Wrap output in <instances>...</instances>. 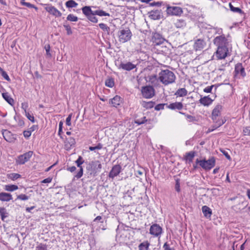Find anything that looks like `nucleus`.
I'll return each mask as SVG.
<instances>
[{
    "label": "nucleus",
    "instance_id": "nucleus-7",
    "mask_svg": "<svg viewBox=\"0 0 250 250\" xmlns=\"http://www.w3.org/2000/svg\"><path fill=\"white\" fill-rule=\"evenodd\" d=\"M231 49V46L217 48L215 52V56L218 60L224 59L227 56L230 55Z\"/></svg>",
    "mask_w": 250,
    "mask_h": 250
},
{
    "label": "nucleus",
    "instance_id": "nucleus-29",
    "mask_svg": "<svg viewBox=\"0 0 250 250\" xmlns=\"http://www.w3.org/2000/svg\"><path fill=\"white\" fill-rule=\"evenodd\" d=\"M229 7L230 8V10L234 12V13H239L241 15L245 16L246 14L245 12L242 11L240 8L239 7H235L233 6V5L231 3H229Z\"/></svg>",
    "mask_w": 250,
    "mask_h": 250
},
{
    "label": "nucleus",
    "instance_id": "nucleus-51",
    "mask_svg": "<svg viewBox=\"0 0 250 250\" xmlns=\"http://www.w3.org/2000/svg\"><path fill=\"white\" fill-rule=\"evenodd\" d=\"M103 148V145L101 143H99L95 146H89V149L91 151H94L96 149H101Z\"/></svg>",
    "mask_w": 250,
    "mask_h": 250
},
{
    "label": "nucleus",
    "instance_id": "nucleus-1",
    "mask_svg": "<svg viewBox=\"0 0 250 250\" xmlns=\"http://www.w3.org/2000/svg\"><path fill=\"white\" fill-rule=\"evenodd\" d=\"M175 79L174 73L168 69L162 70L159 74V80L165 85L174 83Z\"/></svg>",
    "mask_w": 250,
    "mask_h": 250
},
{
    "label": "nucleus",
    "instance_id": "nucleus-49",
    "mask_svg": "<svg viewBox=\"0 0 250 250\" xmlns=\"http://www.w3.org/2000/svg\"><path fill=\"white\" fill-rule=\"evenodd\" d=\"M29 196H28L25 194H21L18 195L17 198V199L23 200V201L27 200L29 199Z\"/></svg>",
    "mask_w": 250,
    "mask_h": 250
},
{
    "label": "nucleus",
    "instance_id": "nucleus-37",
    "mask_svg": "<svg viewBox=\"0 0 250 250\" xmlns=\"http://www.w3.org/2000/svg\"><path fill=\"white\" fill-rule=\"evenodd\" d=\"M175 26L179 28L185 27L186 25V23L185 20L183 19L178 20L174 23Z\"/></svg>",
    "mask_w": 250,
    "mask_h": 250
},
{
    "label": "nucleus",
    "instance_id": "nucleus-19",
    "mask_svg": "<svg viewBox=\"0 0 250 250\" xmlns=\"http://www.w3.org/2000/svg\"><path fill=\"white\" fill-rule=\"evenodd\" d=\"M222 108V105L217 104L213 109L211 114V119L213 121L216 120L218 117L220 115Z\"/></svg>",
    "mask_w": 250,
    "mask_h": 250
},
{
    "label": "nucleus",
    "instance_id": "nucleus-20",
    "mask_svg": "<svg viewBox=\"0 0 250 250\" xmlns=\"http://www.w3.org/2000/svg\"><path fill=\"white\" fill-rule=\"evenodd\" d=\"M215 97L216 96H214V99H212L209 96H205L201 98L199 100V102L204 106H208L212 104Z\"/></svg>",
    "mask_w": 250,
    "mask_h": 250
},
{
    "label": "nucleus",
    "instance_id": "nucleus-64",
    "mask_svg": "<svg viewBox=\"0 0 250 250\" xmlns=\"http://www.w3.org/2000/svg\"><path fill=\"white\" fill-rule=\"evenodd\" d=\"M28 106L27 103H22L21 104V108L24 111V112H27L26 109Z\"/></svg>",
    "mask_w": 250,
    "mask_h": 250
},
{
    "label": "nucleus",
    "instance_id": "nucleus-26",
    "mask_svg": "<svg viewBox=\"0 0 250 250\" xmlns=\"http://www.w3.org/2000/svg\"><path fill=\"white\" fill-rule=\"evenodd\" d=\"M12 199V196L10 193L6 192L0 193V200L3 202H8Z\"/></svg>",
    "mask_w": 250,
    "mask_h": 250
},
{
    "label": "nucleus",
    "instance_id": "nucleus-25",
    "mask_svg": "<svg viewBox=\"0 0 250 250\" xmlns=\"http://www.w3.org/2000/svg\"><path fill=\"white\" fill-rule=\"evenodd\" d=\"M196 152L194 151H191L186 153L184 160H185L187 163L190 164L193 161V159L195 157Z\"/></svg>",
    "mask_w": 250,
    "mask_h": 250
},
{
    "label": "nucleus",
    "instance_id": "nucleus-54",
    "mask_svg": "<svg viewBox=\"0 0 250 250\" xmlns=\"http://www.w3.org/2000/svg\"><path fill=\"white\" fill-rule=\"evenodd\" d=\"M44 49H45V50L46 51V55L48 57H51V54L50 53V44H48V43L45 44V46H44Z\"/></svg>",
    "mask_w": 250,
    "mask_h": 250
},
{
    "label": "nucleus",
    "instance_id": "nucleus-13",
    "mask_svg": "<svg viewBox=\"0 0 250 250\" xmlns=\"http://www.w3.org/2000/svg\"><path fill=\"white\" fill-rule=\"evenodd\" d=\"M162 228L158 224H154L151 226L149 233L155 236L158 237L162 233Z\"/></svg>",
    "mask_w": 250,
    "mask_h": 250
},
{
    "label": "nucleus",
    "instance_id": "nucleus-2",
    "mask_svg": "<svg viewBox=\"0 0 250 250\" xmlns=\"http://www.w3.org/2000/svg\"><path fill=\"white\" fill-rule=\"evenodd\" d=\"M102 167V165L99 161H92L87 164L86 170L90 176L94 177L98 175Z\"/></svg>",
    "mask_w": 250,
    "mask_h": 250
},
{
    "label": "nucleus",
    "instance_id": "nucleus-35",
    "mask_svg": "<svg viewBox=\"0 0 250 250\" xmlns=\"http://www.w3.org/2000/svg\"><path fill=\"white\" fill-rule=\"evenodd\" d=\"M149 243L146 241L139 244L138 248L139 250H148Z\"/></svg>",
    "mask_w": 250,
    "mask_h": 250
},
{
    "label": "nucleus",
    "instance_id": "nucleus-58",
    "mask_svg": "<svg viewBox=\"0 0 250 250\" xmlns=\"http://www.w3.org/2000/svg\"><path fill=\"white\" fill-rule=\"evenodd\" d=\"M243 132L245 135L250 136V127H245L243 129Z\"/></svg>",
    "mask_w": 250,
    "mask_h": 250
},
{
    "label": "nucleus",
    "instance_id": "nucleus-39",
    "mask_svg": "<svg viewBox=\"0 0 250 250\" xmlns=\"http://www.w3.org/2000/svg\"><path fill=\"white\" fill-rule=\"evenodd\" d=\"M105 84L106 86L112 88L114 86V80L112 78H109L106 80Z\"/></svg>",
    "mask_w": 250,
    "mask_h": 250
},
{
    "label": "nucleus",
    "instance_id": "nucleus-57",
    "mask_svg": "<svg viewBox=\"0 0 250 250\" xmlns=\"http://www.w3.org/2000/svg\"><path fill=\"white\" fill-rule=\"evenodd\" d=\"M72 113L70 114L66 119V124L68 126H70L71 125V120L72 117Z\"/></svg>",
    "mask_w": 250,
    "mask_h": 250
},
{
    "label": "nucleus",
    "instance_id": "nucleus-9",
    "mask_svg": "<svg viewBox=\"0 0 250 250\" xmlns=\"http://www.w3.org/2000/svg\"><path fill=\"white\" fill-rule=\"evenodd\" d=\"M167 13L170 16H181L183 13V9L180 7L170 6L167 5L166 10Z\"/></svg>",
    "mask_w": 250,
    "mask_h": 250
},
{
    "label": "nucleus",
    "instance_id": "nucleus-55",
    "mask_svg": "<svg viewBox=\"0 0 250 250\" xmlns=\"http://www.w3.org/2000/svg\"><path fill=\"white\" fill-rule=\"evenodd\" d=\"M220 150L225 156V157H226V158L228 160H231V157H230V155L229 154V153H228V152H227L225 150H224L223 149H221V148L220 149Z\"/></svg>",
    "mask_w": 250,
    "mask_h": 250
},
{
    "label": "nucleus",
    "instance_id": "nucleus-14",
    "mask_svg": "<svg viewBox=\"0 0 250 250\" xmlns=\"http://www.w3.org/2000/svg\"><path fill=\"white\" fill-rule=\"evenodd\" d=\"M84 163V160L81 156H79L78 159L75 161L77 167L79 168V170L75 176L77 179L81 178L83 175V168L82 165Z\"/></svg>",
    "mask_w": 250,
    "mask_h": 250
},
{
    "label": "nucleus",
    "instance_id": "nucleus-28",
    "mask_svg": "<svg viewBox=\"0 0 250 250\" xmlns=\"http://www.w3.org/2000/svg\"><path fill=\"white\" fill-rule=\"evenodd\" d=\"M159 80V77H157V76L155 74H153L150 76H148L147 77L146 81L149 82L152 84H156L158 83V81Z\"/></svg>",
    "mask_w": 250,
    "mask_h": 250
},
{
    "label": "nucleus",
    "instance_id": "nucleus-56",
    "mask_svg": "<svg viewBox=\"0 0 250 250\" xmlns=\"http://www.w3.org/2000/svg\"><path fill=\"white\" fill-rule=\"evenodd\" d=\"M163 249L164 250H175L174 248H170L169 245L167 242L164 244Z\"/></svg>",
    "mask_w": 250,
    "mask_h": 250
},
{
    "label": "nucleus",
    "instance_id": "nucleus-53",
    "mask_svg": "<svg viewBox=\"0 0 250 250\" xmlns=\"http://www.w3.org/2000/svg\"><path fill=\"white\" fill-rule=\"evenodd\" d=\"M25 115L27 118V119L30 120L32 123L35 122V118L33 115L30 114L29 112H25Z\"/></svg>",
    "mask_w": 250,
    "mask_h": 250
},
{
    "label": "nucleus",
    "instance_id": "nucleus-63",
    "mask_svg": "<svg viewBox=\"0 0 250 250\" xmlns=\"http://www.w3.org/2000/svg\"><path fill=\"white\" fill-rule=\"evenodd\" d=\"M162 4V1L153 2L151 3H149V5L151 6H161Z\"/></svg>",
    "mask_w": 250,
    "mask_h": 250
},
{
    "label": "nucleus",
    "instance_id": "nucleus-8",
    "mask_svg": "<svg viewBox=\"0 0 250 250\" xmlns=\"http://www.w3.org/2000/svg\"><path fill=\"white\" fill-rule=\"evenodd\" d=\"M141 92L143 96L147 99L151 98L155 95V89L150 85L142 87Z\"/></svg>",
    "mask_w": 250,
    "mask_h": 250
},
{
    "label": "nucleus",
    "instance_id": "nucleus-22",
    "mask_svg": "<svg viewBox=\"0 0 250 250\" xmlns=\"http://www.w3.org/2000/svg\"><path fill=\"white\" fill-rule=\"evenodd\" d=\"M234 71L236 74H240L243 77L246 75L245 71V68L241 63H237L235 64Z\"/></svg>",
    "mask_w": 250,
    "mask_h": 250
},
{
    "label": "nucleus",
    "instance_id": "nucleus-43",
    "mask_svg": "<svg viewBox=\"0 0 250 250\" xmlns=\"http://www.w3.org/2000/svg\"><path fill=\"white\" fill-rule=\"evenodd\" d=\"M213 121L214 123H215V124L217 125V126L220 127L225 123L226 120L225 119H218L217 118L216 120Z\"/></svg>",
    "mask_w": 250,
    "mask_h": 250
},
{
    "label": "nucleus",
    "instance_id": "nucleus-17",
    "mask_svg": "<svg viewBox=\"0 0 250 250\" xmlns=\"http://www.w3.org/2000/svg\"><path fill=\"white\" fill-rule=\"evenodd\" d=\"M148 14L149 17L153 20H160L162 16L161 10H152Z\"/></svg>",
    "mask_w": 250,
    "mask_h": 250
},
{
    "label": "nucleus",
    "instance_id": "nucleus-32",
    "mask_svg": "<svg viewBox=\"0 0 250 250\" xmlns=\"http://www.w3.org/2000/svg\"><path fill=\"white\" fill-rule=\"evenodd\" d=\"M94 12H95V14L96 15L99 16L100 17H103V16L109 17L110 16L109 13H107L105 11H104L102 9H100L99 8H98V9L94 10Z\"/></svg>",
    "mask_w": 250,
    "mask_h": 250
},
{
    "label": "nucleus",
    "instance_id": "nucleus-18",
    "mask_svg": "<svg viewBox=\"0 0 250 250\" xmlns=\"http://www.w3.org/2000/svg\"><path fill=\"white\" fill-rule=\"evenodd\" d=\"M46 10L49 12L50 14L55 16L56 17H61L62 16V13L54 6H49L45 8Z\"/></svg>",
    "mask_w": 250,
    "mask_h": 250
},
{
    "label": "nucleus",
    "instance_id": "nucleus-5",
    "mask_svg": "<svg viewBox=\"0 0 250 250\" xmlns=\"http://www.w3.org/2000/svg\"><path fill=\"white\" fill-rule=\"evenodd\" d=\"M213 42L217 48L231 46V44L229 42L228 39L226 38L224 34L216 37Z\"/></svg>",
    "mask_w": 250,
    "mask_h": 250
},
{
    "label": "nucleus",
    "instance_id": "nucleus-50",
    "mask_svg": "<svg viewBox=\"0 0 250 250\" xmlns=\"http://www.w3.org/2000/svg\"><path fill=\"white\" fill-rule=\"evenodd\" d=\"M167 104H158L157 105H156L155 106L154 109H155V110L159 111L160 110L164 109V106L165 105L167 106Z\"/></svg>",
    "mask_w": 250,
    "mask_h": 250
},
{
    "label": "nucleus",
    "instance_id": "nucleus-3",
    "mask_svg": "<svg viewBox=\"0 0 250 250\" xmlns=\"http://www.w3.org/2000/svg\"><path fill=\"white\" fill-rule=\"evenodd\" d=\"M117 35L119 42L125 43L131 39L132 34L129 27H125L120 28Z\"/></svg>",
    "mask_w": 250,
    "mask_h": 250
},
{
    "label": "nucleus",
    "instance_id": "nucleus-16",
    "mask_svg": "<svg viewBox=\"0 0 250 250\" xmlns=\"http://www.w3.org/2000/svg\"><path fill=\"white\" fill-rule=\"evenodd\" d=\"M206 46V42L204 39H198L195 40L193 48L196 51H201Z\"/></svg>",
    "mask_w": 250,
    "mask_h": 250
},
{
    "label": "nucleus",
    "instance_id": "nucleus-48",
    "mask_svg": "<svg viewBox=\"0 0 250 250\" xmlns=\"http://www.w3.org/2000/svg\"><path fill=\"white\" fill-rule=\"evenodd\" d=\"M22 5L26 6L29 8H34L36 11H37L38 10V8L37 6H36L35 5L32 4L29 2H23V3H22Z\"/></svg>",
    "mask_w": 250,
    "mask_h": 250
},
{
    "label": "nucleus",
    "instance_id": "nucleus-23",
    "mask_svg": "<svg viewBox=\"0 0 250 250\" xmlns=\"http://www.w3.org/2000/svg\"><path fill=\"white\" fill-rule=\"evenodd\" d=\"M2 136L4 138V139L7 142H11L13 141V140L14 139V137H13V135L12 134V133L10 131L7 130L6 129L2 130Z\"/></svg>",
    "mask_w": 250,
    "mask_h": 250
},
{
    "label": "nucleus",
    "instance_id": "nucleus-12",
    "mask_svg": "<svg viewBox=\"0 0 250 250\" xmlns=\"http://www.w3.org/2000/svg\"><path fill=\"white\" fill-rule=\"evenodd\" d=\"M166 39L163 36L158 32H153L151 38V41L156 45H160L162 44Z\"/></svg>",
    "mask_w": 250,
    "mask_h": 250
},
{
    "label": "nucleus",
    "instance_id": "nucleus-11",
    "mask_svg": "<svg viewBox=\"0 0 250 250\" xmlns=\"http://www.w3.org/2000/svg\"><path fill=\"white\" fill-rule=\"evenodd\" d=\"M116 65L118 67V69H121L128 71H131L136 67V65L135 64H133L130 62H121L118 64L116 63Z\"/></svg>",
    "mask_w": 250,
    "mask_h": 250
},
{
    "label": "nucleus",
    "instance_id": "nucleus-6",
    "mask_svg": "<svg viewBox=\"0 0 250 250\" xmlns=\"http://www.w3.org/2000/svg\"><path fill=\"white\" fill-rule=\"evenodd\" d=\"M82 10L83 13L86 16L87 19L93 23H97L98 18L96 17V14L94 10H92L91 7L85 6L82 7Z\"/></svg>",
    "mask_w": 250,
    "mask_h": 250
},
{
    "label": "nucleus",
    "instance_id": "nucleus-33",
    "mask_svg": "<svg viewBox=\"0 0 250 250\" xmlns=\"http://www.w3.org/2000/svg\"><path fill=\"white\" fill-rule=\"evenodd\" d=\"M65 4L66 7L68 8L76 7L78 5V4L74 0H67L66 1Z\"/></svg>",
    "mask_w": 250,
    "mask_h": 250
},
{
    "label": "nucleus",
    "instance_id": "nucleus-44",
    "mask_svg": "<svg viewBox=\"0 0 250 250\" xmlns=\"http://www.w3.org/2000/svg\"><path fill=\"white\" fill-rule=\"evenodd\" d=\"M179 112L181 114L184 115L186 117L187 119H188L190 122H193L196 121V118L194 116L187 114L185 113L182 112L181 111H179Z\"/></svg>",
    "mask_w": 250,
    "mask_h": 250
},
{
    "label": "nucleus",
    "instance_id": "nucleus-52",
    "mask_svg": "<svg viewBox=\"0 0 250 250\" xmlns=\"http://www.w3.org/2000/svg\"><path fill=\"white\" fill-rule=\"evenodd\" d=\"M63 27L65 28V30H66L67 34L68 35H70L72 34V31L71 30V27L69 24L64 23L63 24Z\"/></svg>",
    "mask_w": 250,
    "mask_h": 250
},
{
    "label": "nucleus",
    "instance_id": "nucleus-47",
    "mask_svg": "<svg viewBox=\"0 0 250 250\" xmlns=\"http://www.w3.org/2000/svg\"><path fill=\"white\" fill-rule=\"evenodd\" d=\"M147 121L146 117H144L143 118L140 119H137L135 120V123L139 125L144 124Z\"/></svg>",
    "mask_w": 250,
    "mask_h": 250
},
{
    "label": "nucleus",
    "instance_id": "nucleus-59",
    "mask_svg": "<svg viewBox=\"0 0 250 250\" xmlns=\"http://www.w3.org/2000/svg\"><path fill=\"white\" fill-rule=\"evenodd\" d=\"M31 133H32L31 132V131H29V130H25L23 132L24 137L27 139L30 137V136L31 135Z\"/></svg>",
    "mask_w": 250,
    "mask_h": 250
},
{
    "label": "nucleus",
    "instance_id": "nucleus-31",
    "mask_svg": "<svg viewBox=\"0 0 250 250\" xmlns=\"http://www.w3.org/2000/svg\"><path fill=\"white\" fill-rule=\"evenodd\" d=\"M9 215L6 209L4 207H0V216L2 221H4L5 219Z\"/></svg>",
    "mask_w": 250,
    "mask_h": 250
},
{
    "label": "nucleus",
    "instance_id": "nucleus-24",
    "mask_svg": "<svg viewBox=\"0 0 250 250\" xmlns=\"http://www.w3.org/2000/svg\"><path fill=\"white\" fill-rule=\"evenodd\" d=\"M122 102V98L118 95H116L109 101V104H111L113 107H117L120 105Z\"/></svg>",
    "mask_w": 250,
    "mask_h": 250
},
{
    "label": "nucleus",
    "instance_id": "nucleus-46",
    "mask_svg": "<svg viewBox=\"0 0 250 250\" xmlns=\"http://www.w3.org/2000/svg\"><path fill=\"white\" fill-rule=\"evenodd\" d=\"M67 20L71 21H77L78 20V18L77 17L73 15V14H69L67 18Z\"/></svg>",
    "mask_w": 250,
    "mask_h": 250
},
{
    "label": "nucleus",
    "instance_id": "nucleus-60",
    "mask_svg": "<svg viewBox=\"0 0 250 250\" xmlns=\"http://www.w3.org/2000/svg\"><path fill=\"white\" fill-rule=\"evenodd\" d=\"M214 86V85L208 86L204 89V92L206 93H211L213 87Z\"/></svg>",
    "mask_w": 250,
    "mask_h": 250
},
{
    "label": "nucleus",
    "instance_id": "nucleus-40",
    "mask_svg": "<svg viewBox=\"0 0 250 250\" xmlns=\"http://www.w3.org/2000/svg\"><path fill=\"white\" fill-rule=\"evenodd\" d=\"M99 27L104 32H106L108 35H109L110 27L106 24L101 23L99 24Z\"/></svg>",
    "mask_w": 250,
    "mask_h": 250
},
{
    "label": "nucleus",
    "instance_id": "nucleus-42",
    "mask_svg": "<svg viewBox=\"0 0 250 250\" xmlns=\"http://www.w3.org/2000/svg\"><path fill=\"white\" fill-rule=\"evenodd\" d=\"M0 73L1 75V76L3 77L4 79H5L6 81L10 82V79L9 77L8 76V74H7L6 72L3 70V69L0 67Z\"/></svg>",
    "mask_w": 250,
    "mask_h": 250
},
{
    "label": "nucleus",
    "instance_id": "nucleus-34",
    "mask_svg": "<svg viewBox=\"0 0 250 250\" xmlns=\"http://www.w3.org/2000/svg\"><path fill=\"white\" fill-rule=\"evenodd\" d=\"M188 91L185 88L178 89L175 93V95L183 97L187 95Z\"/></svg>",
    "mask_w": 250,
    "mask_h": 250
},
{
    "label": "nucleus",
    "instance_id": "nucleus-10",
    "mask_svg": "<svg viewBox=\"0 0 250 250\" xmlns=\"http://www.w3.org/2000/svg\"><path fill=\"white\" fill-rule=\"evenodd\" d=\"M33 155V151H29L18 156L16 160V163L19 165H23L28 161Z\"/></svg>",
    "mask_w": 250,
    "mask_h": 250
},
{
    "label": "nucleus",
    "instance_id": "nucleus-27",
    "mask_svg": "<svg viewBox=\"0 0 250 250\" xmlns=\"http://www.w3.org/2000/svg\"><path fill=\"white\" fill-rule=\"evenodd\" d=\"M202 212L204 216L207 218H210L212 214L211 209L207 206H204L202 207Z\"/></svg>",
    "mask_w": 250,
    "mask_h": 250
},
{
    "label": "nucleus",
    "instance_id": "nucleus-21",
    "mask_svg": "<svg viewBox=\"0 0 250 250\" xmlns=\"http://www.w3.org/2000/svg\"><path fill=\"white\" fill-rule=\"evenodd\" d=\"M184 105L181 102H175L167 105V108L171 110H181L183 108Z\"/></svg>",
    "mask_w": 250,
    "mask_h": 250
},
{
    "label": "nucleus",
    "instance_id": "nucleus-61",
    "mask_svg": "<svg viewBox=\"0 0 250 250\" xmlns=\"http://www.w3.org/2000/svg\"><path fill=\"white\" fill-rule=\"evenodd\" d=\"M175 188L176 191H177L178 192H179L180 191V182H179V180H178V179H177L176 181Z\"/></svg>",
    "mask_w": 250,
    "mask_h": 250
},
{
    "label": "nucleus",
    "instance_id": "nucleus-36",
    "mask_svg": "<svg viewBox=\"0 0 250 250\" xmlns=\"http://www.w3.org/2000/svg\"><path fill=\"white\" fill-rule=\"evenodd\" d=\"M155 103L154 102L150 101V102H145L144 101L142 104V106L146 108V109H150L154 107Z\"/></svg>",
    "mask_w": 250,
    "mask_h": 250
},
{
    "label": "nucleus",
    "instance_id": "nucleus-38",
    "mask_svg": "<svg viewBox=\"0 0 250 250\" xmlns=\"http://www.w3.org/2000/svg\"><path fill=\"white\" fill-rule=\"evenodd\" d=\"M18 189V186L15 185H5L4 189L8 191H13Z\"/></svg>",
    "mask_w": 250,
    "mask_h": 250
},
{
    "label": "nucleus",
    "instance_id": "nucleus-45",
    "mask_svg": "<svg viewBox=\"0 0 250 250\" xmlns=\"http://www.w3.org/2000/svg\"><path fill=\"white\" fill-rule=\"evenodd\" d=\"M47 245L42 243H39L36 247V250H47Z\"/></svg>",
    "mask_w": 250,
    "mask_h": 250
},
{
    "label": "nucleus",
    "instance_id": "nucleus-4",
    "mask_svg": "<svg viewBox=\"0 0 250 250\" xmlns=\"http://www.w3.org/2000/svg\"><path fill=\"white\" fill-rule=\"evenodd\" d=\"M196 163L205 170H209L213 168L215 165V158L214 157H211L208 160L206 159L203 160L196 159Z\"/></svg>",
    "mask_w": 250,
    "mask_h": 250
},
{
    "label": "nucleus",
    "instance_id": "nucleus-15",
    "mask_svg": "<svg viewBox=\"0 0 250 250\" xmlns=\"http://www.w3.org/2000/svg\"><path fill=\"white\" fill-rule=\"evenodd\" d=\"M122 167L120 165H115L113 166L110 171L108 177L110 178L114 179L121 172Z\"/></svg>",
    "mask_w": 250,
    "mask_h": 250
},
{
    "label": "nucleus",
    "instance_id": "nucleus-62",
    "mask_svg": "<svg viewBox=\"0 0 250 250\" xmlns=\"http://www.w3.org/2000/svg\"><path fill=\"white\" fill-rule=\"evenodd\" d=\"M68 143L71 146H72L76 144V141L75 139L72 137H70L68 139Z\"/></svg>",
    "mask_w": 250,
    "mask_h": 250
},
{
    "label": "nucleus",
    "instance_id": "nucleus-30",
    "mask_svg": "<svg viewBox=\"0 0 250 250\" xmlns=\"http://www.w3.org/2000/svg\"><path fill=\"white\" fill-rule=\"evenodd\" d=\"M3 98L10 105H12L14 101V100L10 96L8 92L3 93L2 94Z\"/></svg>",
    "mask_w": 250,
    "mask_h": 250
},
{
    "label": "nucleus",
    "instance_id": "nucleus-41",
    "mask_svg": "<svg viewBox=\"0 0 250 250\" xmlns=\"http://www.w3.org/2000/svg\"><path fill=\"white\" fill-rule=\"evenodd\" d=\"M7 177L13 181L16 180L21 177V175L18 173H12L7 175Z\"/></svg>",
    "mask_w": 250,
    "mask_h": 250
}]
</instances>
